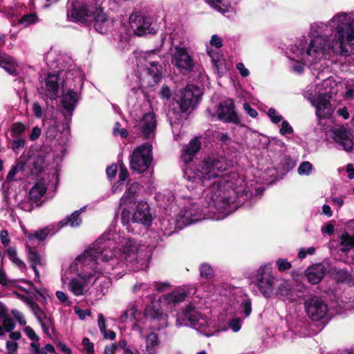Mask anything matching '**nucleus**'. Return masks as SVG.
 Instances as JSON below:
<instances>
[{
	"instance_id": "nucleus-1",
	"label": "nucleus",
	"mask_w": 354,
	"mask_h": 354,
	"mask_svg": "<svg viewBox=\"0 0 354 354\" xmlns=\"http://www.w3.org/2000/svg\"><path fill=\"white\" fill-rule=\"evenodd\" d=\"M227 167L225 158L207 157L185 169V178L195 183L198 192V198L183 201V213L187 222L222 220L236 209V198L247 200L252 196V182H246L245 176L238 173L223 174Z\"/></svg>"
},
{
	"instance_id": "nucleus-2",
	"label": "nucleus",
	"mask_w": 354,
	"mask_h": 354,
	"mask_svg": "<svg viewBox=\"0 0 354 354\" xmlns=\"http://www.w3.org/2000/svg\"><path fill=\"white\" fill-rule=\"evenodd\" d=\"M144 248L133 240L126 239L116 230H109L86 248L69 264L62 270V286L68 288L75 296L84 295L88 290L93 277L97 272V255L101 254L104 269L110 272L121 268L127 263H133L136 269L146 266L147 255Z\"/></svg>"
},
{
	"instance_id": "nucleus-3",
	"label": "nucleus",
	"mask_w": 354,
	"mask_h": 354,
	"mask_svg": "<svg viewBox=\"0 0 354 354\" xmlns=\"http://www.w3.org/2000/svg\"><path fill=\"white\" fill-rule=\"evenodd\" d=\"M310 42L306 48L299 44H290L286 50L287 57L292 61V71L301 74L304 66L319 71L317 78L323 79L315 86H308L304 93V97L316 109L318 124L327 129L332 123V79L330 73L332 65V25L323 22L311 24L308 32Z\"/></svg>"
},
{
	"instance_id": "nucleus-4",
	"label": "nucleus",
	"mask_w": 354,
	"mask_h": 354,
	"mask_svg": "<svg viewBox=\"0 0 354 354\" xmlns=\"http://www.w3.org/2000/svg\"><path fill=\"white\" fill-rule=\"evenodd\" d=\"M141 313L135 305H131L120 316V322L133 324V329L142 335L143 325L149 323L155 330L167 326L168 316L163 313L153 303L147 305L145 311V321L140 320Z\"/></svg>"
},
{
	"instance_id": "nucleus-5",
	"label": "nucleus",
	"mask_w": 354,
	"mask_h": 354,
	"mask_svg": "<svg viewBox=\"0 0 354 354\" xmlns=\"http://www.w3.org/2000/svg\"><path fill=\"white\" fill-rule=\"evenodd\" d=\"M176 317L177 326L189 325L207 336L210 335L213 330L224 331L227 329L226 327L217 329L214 322L202 313L201 307L196 306L195 301L186 304Z\"/></svg>"
},
{
	"instance_id": "nucleus-6",
	"label": "nucleus",
	"mask_w": 354,
	"mask_h": 354,
	"mask_svg": "<svg viewBox=\"0 0 354 354\" xmlns=\"http://www.w3.org/2000/svg\"><path fill=\"white\" fill-rule=\"evenodd\" d=\"M336 25V37L339 44V53L348 55L354 52V12H342L333 17Z\"/></svg>"
},
{
	"instance_id": "nucleus-7",
	"label": "nucleus",
	"mask_w": 354,
	"mask_h": 354,
	"mask_svg": "<svg viewBox=\"0 0 354 354\" xmlns=\"http://www.w3.org/2000/svg\"><path fill=\"white\" fill-rule=\"evenodd\" d=\"M120 234L124 236L126 239H129L131 240H133L134 242L136 243V244L139 246V248H144V252L147 255V262H146V266L142 268L136 269L133 263H127L124 267L121 268H115L113 271L110 272H106L104 269V261L102 259V255L101 254L97 255V271L98 273L93 277V280L91 281V283H96L98 284V290L100 292L102 295H104L107 290L108 288L111 284L110 279L107 277L108 274H113L115 275V277H118V274H122L125 268H128L129 270H133V271H138L146 269L149 266V260L151 258V253L149 250H148L147 247L145 245L141 244L136 239L126 236L123 233L119 232Z\"/></svg>"
},
{
	"instance_id": "nucleus-8",
	"label": "nucleus",
	"mask_w": 354,
	"mask_h": 354,
	"mask_svg": "<svg viewBox=\"0 0 354 354\" xmlns=\"http://www.w3.org/2000/svg\"><path fill=\"white\" fill-rule=\"evenodd\" d=\"M133 212L131 213L129 208L124 207L121 212L122 223L126 225L128 232L137 233L133 225H140L144 227H149L153 221V216L151 213L150 207L145 201H140L134 205Z\"/></svg>"
},
{
	"instance_id": "nucleus-9",
	"label": "nucleus",
	"mask_w": 354,
	"mask_h": 354,
	"mask_svg": "<svg viewBox=\"0 0 354 354\" xmlns=\"http://www.w3.org/2000/svg\"><path fill=\"white\" fill-rule=\"evenodd\" d=\"M152 149V145L149 143L137 147L130 157L131 169L139 174L147 171L153 160Z\"/></svg>"
},
{
	"instance_id": "nucleus-10",
	"label": "nucleus",
	"mask_w": 354,
	"mask_h": 354,
	"mask_svg": "<svg viewBox=\"0 0 354 354\" xmlns=\"http://www.w3.org/2000/svg\"><path fill=\"white\" fill-rule=\"evenodd\" d=\"M137 66L140 69H145L150 75L155 84H157L162 77L163 68L157 62L153 60L154 50L149 52H134Z\"/></svg>"
},
{
	"instance_id": "nucleus-11",
	"label": "nucleus",
	"mask_w": 354,
	"mask_h": 354,
	"mask_svg": "<svg viewBox=\"0 0 354 354\" xmlns=\"http://www.w3.org/2000/svg\"><path fill=\"white\" fill-rule=\"evenodd\" d=\"M97 6L91 1L77 0L71 3L67 10V17L71 21L80 23H91L92 15Z\"/></svg>"
},
{
	"instance_id": "nucleus-12",
	"label": "nucleus",
	"mask_w": 354,
	"mask_h": 354,
	"mask_svg": "<svg viewBox=\"0 0 354 354\" xmlns=\"http://www.w3.org/2000/svg\"><path fill=\"white\" fill-rule=\"evenodd\" d=\"M207 112L212 119L216 118L220 121L235 124L240 122V118L235 110L234 102L230 98L221 101L216 106L215 111H212L210 109H208Z\"/></svg>"
},
{
	"instance_id": "nucleus-13",
	"label": "nucleus",
	"mask_w": 354,
	"mask_h": 354,
	"mask_svg": "<svg viewBox=\"0 0 354 354\" xmlns=\"http://www.w3.org/2000/svg\"><path fill=\"white\" fill-rule=\"evenodd\" d=\"M198 198V195L196 193H191L189 195H183L178 197L177 201L180 209L176 220L163 218L160 221L159 231L163 236H168L172 234L177 225L180 227L181 225H187L198 221L187 222L185 217L183 216L184 205L183 203H184L183 201L185 198Z\"/></svg>"
},
{
	"instance_id": "nucleus-14",
	"label": "nucleus",
	"mask_w": 354,
	"mask_h": 354,
	"mask_svg": "<svg viewBox=\"0 0 354 354\" xmlns=\"http://www.w3.org/2000/svg\"><path fill=\"white\" fill-rule=\"evenodd\" d=\"M70 122L69 119L64 118V122L60 124L55 119L45 120L46 137L50 140H57L59 145L64 146L68 140L70 136Z\"/></svg>"
},
{
	"instance_id": "nucleus-15",
	"label": "nucleus",
	"mask_w": 354,
	"mask_h": 354,
	"mask_svg": "<svg viewBox=\"0 0 354 354\" xmlns=\"http://www.w3.org/2000/svg\"><path fill=\"white\" fill-rule=\"evenodd\" d=\"M257 286L265 297H270L274 293L277 279L272 274L270 265L261 266L256 275Z\"/></svg>"
},
{
	"instance_id": "nucleus-16",
	"label": "nucleus",
	"mask_w": 354,
	"mask_h": 354,
	"mask_svg": "<svg viewBox=\"0 0 354 354\" xmlns=\"http://www.w3.org/2000/svg\"><path fill=\"white\" fill-rule=\"evenodd\" d=\"M171 64L179 73L187 75L191 73L194 67L193 55L187 48L176 46L171 53Z\"/></svg>"
},
{
	"instance_id": "nucleus-17",
	"label": "nucleus",
	"mask_w": 354,
	"mask_h": 354,
	"mask_svg": "<svg viewBox=\"0 0 354 354\" xmlns=\"http://www.w3.org/2000/svg\"><path fill=\"white\" fill-rule=\"evenodd\" d=\"M195 292L196 288L194 286L179 287L169 293L162 295L159 298V301L162 308L171 313L177 304L185 300L188 295Z\"/></svg>"
},
{
	"instance_id": "nucleus-18",
	"label": "nucleus",
	"mask_w": 354,
	"mask_h": 354,
	"mask_svg": "<svg viewBox=\"0 0 354 354\" xmlns=\"http://www.w3.org/2000/svg\"><path fill=\"white\" fill-rule=\"evenodd\" d=\"M157 120L153 113L145 114L133 126V131L145 139H151L155 136Z\"/></svg>"
},
{
	"instance_id": "nucleus-19",
	"label": "nucleus",
	"mask_w": 354,
	"mask_h": 354,
	"mask_svg": "<svg viewBox=\"0 0 354 354\" xmlns=\"http://www.w3.org/2000/svg\"><path fill=\"white\" fill-rule=\"evenodd\" d=\"M304 306L307 315L315 322L324 319L328 313L327 305L317 296H313L306 300Z\"/></svg>"
},
{
	"instance_id": "nucleus-20",
	"label": "nucleus",
	"mask_w": 354,
	"mask_h": 354,
	"mask_svg": "<svg viewBox=\"0 0 354 354\" xmlns=\"http://www.w3.org/2000/svg\"><path fill=\"white\" fill-rule=\"evenodd\" d=\"M62 83L59 75L48 74L44 84L38 88V93L45 100L57 99Z\"/></svg>"
},
{
	"instance_id": "nucleus-21",
	"label": "nucleus",
	"mask_w": 354,
	"mask_h": 354,
	"mask_svg": "<svg viewBox=\"0 0 354 354\" xmlns=\"http://www.w3.org/2000/svg\"><path fill=\"white\" fill-rule=\"evenodd\" d=\"M201 97L200 88L194 85H187L182 91L179 100L180 109L182 112L187 111L189 108L194 107Z\"/></svg>"
},
{
	"instance_id": "nucleus-22",
	"label": "nucleus",
	"mask_w": 354,
	"mask_h": 354,
	"mask_svg": "<svg viewBox=\"0 0 354 354\" xmlns=\"http://www.w3.org/2000/svg\"><path fill=\"white\" fill-rule=\"evenodd\" d=\"M80 94L76 89H68L64 92L61 97L60 107L65 119L71 120L72 114L77 104Z\"/></svg>"
},
{
	"instance_id": "nucleus-23",
	"label": "nucleus",
	"mask_w": 354,
	"mask_h": 354,
	"mask_svg": "<svg viewBox=\"0 0 354 354\" xmlns=\"http://www.w3.org/2000/svg\"><path fill=\"white\" fill-rule=\"evenodd\" d=\"M129 25L135 34L138 36L149 34L152 32L149 19L139 13H134L130 16Z\"/></svg>"
},
{
	"instance_id": "nucleus-24",
	"label": "nucleus",
	"mask_w": 354,
	"mask_h": 354,
	"mask_svg": "<svg viewBox=\"0 0 354 354\" xmlns=\"http://www.w3.org/2000/svg\"><path fill=\"white\" fill-rule=\"evenodd\" d=\"M95 29L101 34L106 33L113 27V21L109 18L101 8L97 7L92 15Z\"/></svg>"
},
{
	"instance_id": "nucleus-25",
	"label": "nucleus",
	"mask_w": 354,
	"mask_h": 354,
	"mask_svg": "<svg viewBox=\"0 0 354 354\" xmlns=\"http://www.w3.org/2000/svg\"><path fill=\"white\" fill-rule=\"evenodd\" d=\"M141 190L140 185L138 183H133L129 185L120 201V206L129 208L136 205L138 202L137 198Z\"/></svg>"
},
{
	"instance_id": "nucleus-26",
	"label": "nucleus",
	"mask_w": 354,
	"mask_h": 354,
	"mask_svg": "<svg viewBox=\"0 0 354 354\" xmlns=\"http://www.w3.org/2000/svg\"><path fill=\"white\" fill-rule=\"evenodd\" d=\"M333 140L339 144V146L346 151H350L353 147V141L351 137L349 131L345 127H339L333 129Z\"/></svg>"
},
{
	"instance_id": "nucleus-27",
	"label": "nucleus",
	"mask_w": 354,
	"mask_h": 354,
	"mask_svg": "<svg viewBox=\"0 0 354 354\" xmlns=\"http://www.w3.org/2000/svg\"><path fill=\"white\" fill-rule=\"evenodd\" d=\"M326 268L323 263H315L309 266L305 271V276L310 283L317 284L324 278Z\"/></svg>"
},
{
	"instance_id": "nucleus-28",
	"label": "nucleus",
	"mask_w": 354,
	"mask_h": 354,
	"mask_svg": "<svg viewBox=\"0 0 354 354\" xmlns=\"http://www.w3.org/2000/svg\"><path fill=\"white\" fill-rule=\"evenodd\" d=\"M28 251V259L30 262V267L35 272V282L40 283V276L39 270L37 266L43 267L45 266V259L39 254L37 253L35 249L30 247L28 245H26Z\"/></svg>"
},
{
	"instance_id": "nucleus-29",
	"label": "nucleus",
	"mask_w": 354,
	"mask_h": 354,
	"mask_svg": "<svg viewBox=\"0 0 354 354\" xmlns=\"http://www.w3.org/2000/svg\"><path fill=\"white\" fill-rule=\"evenodd\" d=\"M276 294L278 297L288 301H295L299 296L287 281H281L277 285Z\"/></svg>"
},
{
	"instance_id": "nucleus-30",
	"label": "nucleus",
	"mask_w": 354,
	"mask_h": 354,
	"mask_svg": "<svg viewBox=\"0 0 354 354\" xmlns=\"http://www.w3.org/2000/svg\"><path fill=\"white\" fill-rule=\"evenodd\" d=\"M235 303L233 302L234 309L248 317L252 313V301L247 296L239 295L234 297Z\"/></svg>"
},
{
	"instance_id": "nucleus-31",
	"label": "nucleus",
	"mask_w": 354,
	"mask_h": 354,
	"mask_svg": "<svg viewBox=\"0 0 354 354\" xmlns=\"http://www.w3.org/2000/svg\"><path fill=\"white\" fill-rule=\"evenodd\" d=\"M86 209V206L82 207L79 210L73 212L70 216L66 217L62 221H59L57 225V230L62 227L69 225L72 227H79L82 223V218L80 214Z\"/></svg>"
},
{
	"instance_id": "nucleus-32",
	"label": "nucleus",
	"mask_w": 354,
	"mask_h": 354,
	"mask_svg": "<svg viewBox=\"0 0 354 354\" xmlns=\"http://www.w3.org/2000/svg\"><path fill=\"white\" fill-rule=\"evenodd\" d=\"M145 330H143V332ZM140 337L145 340V354H156L158 346L160 344V340L158 335L153 332L149 333L147 335L140 334Z\"/></svg>"
},
{
	"instance_id": "nucleus-33",
	"label": "nucleus",
	"mask_w": 354,
	"mask_h": 354,
	"mask_svg": "<svg viewBox=\"0 0 354 354\" xmlns=\"http://www.w3.org/2000/svg\"><path fill=\"white\" fill-rule=\"evenodd\" d=\"M201 143L198 138L192 139L186 146L181 156L182 160L185 162L191 161L194 156L201 149Z\"/></svg>"
},
{
	"instance_id": "nucleus-34",
	"label": "nucleus",
	"mask_w": 354,
	"mask_h": 354,
	"mask_svg": "<svg viewBox=\"0 0 354 354\" xmlns=\"http://www.w3.org/2000/svg\"><path fill=\"white\" fill-rule=\"evenodd\" d=\"M46 189V181L44 179L40 180L30 190L29 198L35 202L39 201L45 194Z\"/></svg>"
},
{
	"instance_id": "nucleus-35",
	"label": "nucleus",
	"mask_w": 354,
	"mask_h": 354,
	"mask_svg": "<svg viewBox=\"0 0 354 354\" xmlns=\"http://www.w3.org/2000/svg\"><path fill=\"white\" fill-rule=\"evenodd\" d=\"M28 164L32 174H38L44 168V157L41 153L35 154L29 158Z\"/></svg>"
},
{
	"instance_id": "nucleus-36",
	"label": "nucleus",
	"mask_w": 354,
	"mask_h": 354,
	"mask_svg": "<svg viewBox=\"0 0 354 354\" xmlns=\"http://www.w3.org/2000/svg\"><path fill=\"white\" fill-rule=\"evenodd\" d=\"M57 231H59V230H57V226L56 224L50 225L46 226L44 229L36 232L34 234H30L28 236V239L29 241H32L35 239H37L39 241H43L46 239V237L48 235L53 234Z\"/></svg>"
},
{
	"instance_id": "nucleus-37",
	"label": "nucleus",
	"mask_w": 354,
	"mask_h": 354,
	"mask_svg": "<svg viewBox=\"0 0 354 354\" xmlns=\"http://www.w3.org/2000/svg\"><path fill=\"white\" fill-rule=\"evenodd\" d=\"M17 62L11 57L0 51V67L4 68L9 74H15Z\"/></svg>"
},
{
	"instance_id": "nucleus-38",
	"label": "nucleus",
	"mask_w": 354,
	"mask_h": 354,
	"mask_svg": "<svg viewBox=\"0 0 354 354\" xmlns=\"http://www.w3.org/2000/svg\"><path fill=\"white\" fill-rule=\"evenodd\" d=\"M354 247V234H343L339 239V250L348 252Z\"/></svg>"
},
{
	"instance_id": "nucleus-39",
	"label": "nucleus",
	"mask_w": 354,
	"mask_h": 354,
	"mask_svg": "<svg viewBox=\"0 0 354 354\" xmlns=\"http://www.w3.org/2000/svg\"><path fill=\"white\" fill-rule=\"evenodd\" d=\"M207 3L218 12L225 13L230 9L228 0H207Z\"/></svg>"
},
{
	"instance_id": "nucleus-40",
	"label": "nucleus",
	"mask_w": 354,
	"mask_h": 354,
	"mask_svg": "<svg viewBox=\"0 0 354 354\" xmlns=\"http://www.w3.org/2000/svg\"><path fill=\"white\" fill-rule=\"evenodd\" d=\"M8 259L21 271L26 268L25 263L18 257L15 248L10 247L7 250Z\"/></svg>"
},
{
	"instance_id": "nucleus-41",
	"label": "nucleus",
	"mask_w": 354,
	"mask_h": 354,
	"mask_svg": "<svg viewBox=\"0 0 354 354\" xmlns=\"http://www.w3.org/2000/svg\"><path fill=\"white\" fill-rule=\"evenodd\" d=\"M22 8L23 6L21 4L19 3H13V5L10 6H6V5L1 6L0 10L8 17H13L19 14V10Z\"/></svg>"
},
{
	"instance_id": "nucleus-42",
	"label": "nucleus",
	"mask_w": 354,
	"mask_h": 354,
	"mask_svg": "<svg viewBox=\"0 0 354 354\" xmlns=\"http://www.w3.org/2000/svg\"><path fill=\"white\" fill-rule=\"evenodd\" d=\"M38 21L37 16L35 13L31 12L24 15L19 20L18 24L22 28H27L30 25L35 24Z\"/></svg>"
},
{
	"instance_id": "nucleus-43",
	"label": "nucleus",
	"mask_w": 354,
	"mask_h": 354,
	"mask_svg": "<svg viewBox=\"0 0 354 354\" xmlns=\"http://www.w3.org/2000/svg\"><path fill=\"white\" fill-rule=\"evenodd\" d=\"M337 305L333 304V314H342L347 310L354 308V301L352 303L341 301H336Z\"/></svg>"
},
{
	"instance_id": "nucleus-44",
	"label": "nucleus",
	"mask_w": 354,
	"mask_h": 354,
	"mask_svg": "<svg viewBox=\"0 0 354 354\" xmlns=\"http://www.w3.org/2000/svg\"><path fill=\"white\" fill-rule=\"evenodd\" d=\"M27 304L32 313L34 314L37 321L39 323H41V320L46 317L45 312L41 309V308L35 302L32 301H28Z\"/></svg>"
},
{
	"instance_id": "nucleus-45",
	"label": "nucleus",
	"mask_w": 354,
	"mask_h": 354,
	"mask_svg": "<svg viewBox=\"0 0 354 354\" xmlns=\"http://www.w3.org/2000/svg\"><path fill=\"white\" fill-rule=\"evenodd\" d=\"M24 168V163L22 162H17L9 171L6 177V180L11 182L15 180V176L20 171H22Z\"/></svg>"
},
{
	"instance_id": "nucleus-46",
	"label": "nucleus",
	"mask_w": 354,
	"mask_h": 354,
	"mask_svg": "<svg viewBox=\"0 0 354 354\" xmlns=\"http://www.w3.org/2000/svg\"><path fill=\"white\" fill-rule=\"evenodd\" d=\"M313 171V165L308 161L302 162L297 169L300 176H310Z\"/></svg>"
},
{
	"instance_id": "nucleus-47",
	"label": "nucleus",
	"mask_w": 354,
	"mask_h": 354,
	"mask_svg": "<svg viewBox=\"0 0 354 354\" xmlns=\"http://www.w3.org/2000/svg\"><path fill=\"white\" fill-rule=\"evenodd\" d=\"M242 322L243 321L240 317H234L228 322L229 328L234 333H237L241 329Z\"/></svg>"
},
{
	"instance_id": "nucleus-48",
	"label": "nucleus",
	"mask_w": 354,
	"mask_h": 354,
	"mask_svg": "<svg viewBox=\"0 0 354 354\" xmlns=\"http://www.w3.org/2000/svg\"><path fill=\"white\" fill-rule=\"evenodd\" d=\"M200 273L202 277L209 279L214 275V270L209 264L204 263L201 266Z\"/></svg>"
},
{
	"instance_id": "nucleus-49",
	"label": "nucleus",
	"mask_w": 354,
	"mask_h": 354,
	"mask_svg": "<svg viewBox=\"0 0 354 354\" xmlns=\"http://www.w3.org/2000/svg\"><path fill=\"white\" fill-rule=\"evenodd\" d=\"M151 289L150 286L145 283H136L133 287V291L135 293L142 292V296H144L145 293L149 292Z\"/></svg>"
},
{
	"instance_id": "nucleus-50",
	"label": "nucleus",
	"mask_w": 354,
	"mask_h": 354,
	"mask_svg": "<svg viewBox=\"0 0 354 354\" xmlns=\"http://www.w3.org/2000/svg\"><path fill=\"white\" fill-rule=\"evenodd\" d=\"M346 91L344 97L346 99H351L354 97V79L349 80L345 84Z\"/></svg>"
},
{
	"instance_id": "nucleus-51",
	"label": "nucleus",
	"mask_w": 354,
	"mask_h": 354,
	"mask_svg": "<svg viewBox=\"0 0 354 354\" xmlns=\"http://www.w3.org/2000/svg\"><path fill=\"white\" fill-rule=\"evenodd\" d=\"M268 115L272 122L277 124L282 120V115H280L274 108L269 109Z\"/></svg>"
},
{
	"instance_id": "nucleus-52",
	"label": "nucleus",
	"mask_w": 354,
	"mask_h": 354,
	"mask_svg": "<svg viewBox=\"0 0 354 354\" xmlns=\"http://www.w3.org/2000/svg\"><path fill=\"white\" fill-rule=\"evenodd\" d=\"M276 265L279 271H285L291 268L292 265L287 259H279L276 261Z\"/></svg>"
},
{
	"instance_id": "nucleus-53",
	"label": "nucleus",
	"mask_w": 354,
	"mask_h": 354,
	"mask_svg": "<svg viewBox=\"0 0 354 354\" xmlns=\"http://www.w3.org/2000/svg\"><path fill=\"white\" fill-rule=\"evenodd\" d=\"M26 127L21 122L15 123L11 129V132L13 136H18L25 131Z\"/></svg>"
},
{
	"instance_id": "nucleus-54",
	"label": "nucleus",
	"mask_w": 354,
	"mask_h": 354,
	"mask_svg": "<svg viewBox=\"0 0 354 354\" xmlns=\"http://www.w3.org/2000/svg\"><path fill=\"white\" fill-rule=\"evenodd\" d=\"M55 296L61 303H63L68 306L71 305V301L69 300L68 295L63 291H56Z\"/></svg>"
},
{
	"instance_id": "nucleus-55",
	"label": "nucleus",
	"mask_w": 354,
	"mask_h": 354,
	"mask_svg": "<svg viewBox=\"0 0 354 354\" xmlns=\"http://www.w3.org/2000/svg\"><path fill=\"white\" fill-rule=\"evenodd\" d=\"M3 318V328L6 332H10L15 328V322L10 317Z\"/></svg>"
},
{
	"instance_id": "nucleus-56",
	"label": "nucleus",
	"mask_w": 354,
	"mask_h": 354,
	"mask_svg": "<svg viewBox=\"0 0 354 354\" xmlns=\"http://www.w3.org/2000/svg\"><path fill=\"white\" fill-rule=\"evenodd\" d=\"M82 346H83V348L86 354H93L94 353L93 344L91 343L88 338L84 337L82 339Z\"/></svg>"
},
{
	"instance_id": "nucleus-57",
	"label": "nucleus",
	"mask_w": 354,
	"mask_h": 354,
	"mask_svg": "<svg viewBox=\"0 0 354 354\" xmlns=\"http://www.w3.org/2000/svg\"><path fill=\"white\" fill-rule=\"evenodd\" d=\"M293 132L292 127L286 120L282 121L281 127L279 129V133L284 136L286 134H291Z\"/></svg>"
},
{
	"instance_id": "nucleus-58",
	"label": "nucleus",
	"mask_w": 354,
	"mask_h": 354,
	"mask_svg": "<svg viewBox=\"0 0 354 354\" xmlns=\"http://www.w3.org/2000/svg\"><path fill=\"white\" fill-rule=\"evenodd\" d=\"M209 44L216 48H221L223 46V39L217 35H213L209 41Z\"/></svg>"
},
{
	"instance_id": "nucleus-59",
	"label": "nucleus",
	"mask_w": 354,
	"mask_h": 354,
	"mask_svg": "<svg viewBox=\"0 0 354 354\" xmlns=\"http://www.w3.org/2000/svg\"><path fill=\"white\" fill-rule=\"evenodd\" d=\"M74 312L82 320L84 319L86 316H89L91 313L90 310H82L78 306L74 307Z\"/></svg>"
},
{
	"instance_id": "nucleus-60",
	"label": "nucleus",
	"mask_w": 354,
	"mask_h": 354,
	"mask_svg": "<svg viewBox=\"0 0 354 354\" xmlns=\"http://www.w3.org/2000/svg\"><path fill=\"white\" fill-rule=\"evenodd\" d=\"M12 314L20 325L25 326L26 324V319L21 312L17 310H12Z\"/></svg>"
},
{
	"instance_id": "nucleus-61",
	"label": "nucleus",
	"mask_w": 354,
	"mask_h": 354,
	"mask_svg": "<svg viewBox=\"0 0 354 354\" xmlns=\"http://www.w3.org/2000/svg\"><path fill=\"white\" fill-rule=\"evenodd\" d=\"M25 145V140L21 138H18L12 142V149L14 151L17 152L19 149H22Z\"/></svg>"
},
{
	"instance_id": "nucleus-62",
	"label": "nucleus",
	"mask_w": 354,
	"mask_h": 354,
	"mask_svg": "<svg viewBox=\"0 0 354 354\" xmlns=\"http://www.w3.org/2000/svg\"><path fill=\"white\" fill-rule=\"evenodd\" d=\"M154 286H155L156 290L158 292H164L165 290H169L170 288V287H171V285L167 281L155 282L154 283Z\"/></svg>"
},
{
	"instance_id": "nucleus-63",
	"label": "nucleus",
	"mask_w": 354,
	"mask_h": 354,
	"mask_svg": "<svg viewBox=\"0 0 354 354\" xmlns=\"http://www.w3.org/2000/svg\"><path fill=\"white\" fill-rule=\"evenodd\" d=\"M259 148L260 149H267L268 145H270V140L268 137L265 136H259Z\"/></svg>"
},
{
	"instance_id": "nucleus-64",
	"label": "nucleus",
	"mask_w": 354,
	"mask_h": 354,
	"mask_svg": "<svg viewBox=\"0 0 354 354\" xmlns=\"http://www.w3.org/2000/svg\"><path fill=\"white\" fill-rule=\"evenodd\" d=\"M236 69L243 77H246L250 75V71L245 68L242 62H239L236 66Z\"/></svg>"
}]
</instances>
